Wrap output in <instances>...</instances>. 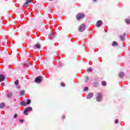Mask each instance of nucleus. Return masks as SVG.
Masks as SVG:
<instances>
[{
	"mask_svg": "<svg viewBox=\"0 0 130 130\" xmlns=\"http://www.w3.org/2000/svg\"><path fill=\"white\" fill-rule=\"evenodd\" d=\"M43 80V78L41 76H39L36 78L35 79V83H37V84H39L41 82H42Z\"/></svg>",
	"mask_w": 130,
	"mask_h": 130,
	"instance_id": "obj_1",
	"label": "nucleus"
},
{
	"mask_svg": "<svg viewBox=\"0 0 130 130\" xmlns=\"http://www.w3.org/2000/svg\"><path fill=\"white\" fill-rule=\"evenodd\" d=\"M85 29H86V25L84 24L80 25L78 27V31H79V32H83V31H85Z\"/></svg>",
	"mask_w": 130,
	"mask_h": 130,
	"instance_id": "obj_2",
	"label": "nucleus"
},
{
	"mask_svg": "<svg viewBox=\"0 0 130 130\" xmlns=\"http://www.w3.org/2000/svg\"><path fill=\"white\" fill-rule=\"evenodd\" d=\"M96 100L98 101V102H101L102 101V93H101V92H99L97 93Z\"/></svg>",
	"mask_w": 130,
	"mask_h": 130,
	"instance_id": "obj_3",
	"label": "nucleus"
},
{
	"mask_svg": "<svg viewBox=\"0 0 130 130\" xmlns=\"http://www.w3.org/2000/svg\"><path fill=\"white\" fill-rule=\"evenodd\" d=\"M32 111V108L31 107H27L23 112L24 115H28V112Z\"/></svg>",
	"mask_w": 130,
	"mask_h": 130,
	"instance_id": "obj_4",
	"label": "nucleus"
},
{
	"mask_svg": "<svg viewBox=\"0 0 130 130\" xmlns=\"http://www.w3.org/2000/svg\"><path fill=\"white\" fill-rule=\"evenodd\" d=\"M85 17V15L84 14H79L77 15L76 18L77 20H81V19H83Z\"/></svg>",
	"mask_w": 130,
	"mask_h": 130,
	"instance_id": "obj_5",
	"label": "nucleus"
},
{
	"mask_svg": "<svg viewBox=\"0 0 130 130\" xmlns=\"http://www.w3.org/2000/svg\"><path fill=\"white\" fill-rule=\"evenodd\" d=\"M5 79H6V77L4 74H0V82H3L5 81Z\"/></svg>",
	"mask_w": 130,
	"mask_h": 130,
	"instance_id": "obj_6",
	"label": "nucleus"
},
{
	"mask_svg": "<svg viewBox=\"0 0 130 130\" xmlns=\"http://www.w3.org/2000/svg\"><path fill=\"white\" fill-rule=\"evenodd\" d=\"M102 25V20H99L96 23V27H100Z\"/></svg>",
	"mask_w": 130,
	"mask_h": 130,
	"instance_id": "obj_7",
	"label": "nucleus"
},
{
	"mask_svg": "<svg viewBox=\"0 0 130 130\" xmlns=\"http://www.w3.org/2000/svg\"><path fill=\"white\" fill-rule=\"evenodd\" d=\"M41 47V45L40 44H37L34 46V49H38L40 48Z\"/></svg>",
	"mask_w": 130,
	"mask_h": 130,
	"instance_id": "obj_8",
	"label": "nucleus"
},
{
	"mask_svg": "<svg viewBox=\"0 0 130 130\" xmlns=\"http://www.w3.org/2000/svg\"><path fill=\"white\" fill-rule=\"evenodd\" d=\"M94 95V93L93 92H91L90 93H89L87 96V99H91V98H92V97H93V95Z\"/></svg>",
	"mask_w": 130,
	"mask_h": 130,
	"instance_id": "obj_9",
	"label": "nucleus"
},
{
	"mask_svg": "<svg viewBox=\"0 0 130 130\" xmlns=\"http://www.w3.org/2000/svg\"><path fill=\"white\" fill-rule=\"evenodd\" d=\"M20 105L22 106H27V102H21Z\"/></svg>",
	"mask_w": 130,
	"mask_h": 130,
	"instance_id": "obj_10",
	"label": "nucleus"
},
{
	"mask_svg": "<svg viewBox=\"0 0 130 130\" xmlns=\"http://www.w3.org/2000/svg\"><path fill=\"white\" fill-rule=\"evenodd\" d=\"M119 78H123L124 77V74L123 72H120L119 74Z\"/></svg>",
	"mask_w": 130,
	"mask_h": 130,
	"instance_id": "obj_11",
	"label": "nucleus"
},
{
	"mask_svg": "<svg viewBox=\"0 0 130 130\" xmlns=\"http://www.w3.org/2000/svg\"><path fill=\"white\" fill-rule=\"evenodd\" d=\"M4 107H6V104L4 103L0 104V108H4Z\"/></svg>",
	"mask_w": 130,
	"mask_h": 130,
	"instance_id": "obj_12",
	"label": "nucleus"
},
{
	"mask_svg": "<svg viewBox=\"0 0 130 130\" xmlns=\"http://www.w3.org/2000/svg\"><path fill=\"white\" fill-rule=\"evenodd\" d=\"M112 45L113 46H118V44H117V42L114 41L113 42V43H112Z\"/></svg>",
	"mask_w": 130,
	"mask_h": 130,
	"instance_id": "obj_13",
	"label": "nucleus"
},
{
	"mask_svg": "<svg viewBox=\"0 0 130 130\" xmlns=\"http://www.w3.org/2000/svg\"><path fill=\"white\" fill-rule=\"evenodd\" d=\"M28 6H29V4H28L27 2H25L23 5V7L25 8H28Z\"/></svg>",
	"mask_w": 130,
	"mask_h": 130,
	"instance_id": "obj_14",
	"label": "nucleus"
},
{
	"mask_svg": "<svg viewBox=\"0 0 130 130\" xmlns=\"http://www.w3.org/2000/svg\"><path fill=\"white\" fill-rule=\"evenodd\" d=\"M24 94H25V91L24 90L20 91V96H24Z\"/></svg>",
	"mask_w": 130,
	"mask_h": 130,
	"instance_id": "obj_15",
	"label": "nucleus"
},
{
	"mask_svg": "<svg viewBox=\"0 0 130 130\" xmlns=\"http://www.w3.org/2000/svg\"><path fill=\"white\" fill-rule=\"evenodd\" d=\"M26 68H29V66H30V63H29V62L26 61L25 64Z\"/></svg>",
	"mask_w": 130,
	"mask_h": 130,
	"instance_id": "obj_16",
	"label": "nucleus"
},
{
	"mask_svg": "<svg viewBox=\"0 0 130 130\" xmlns=\"http://www.w3.org/2000/svg\"><path fill=\"white\" fill-rule=\"evenodd\" d=\"M87 72H89V73H92L93 72V70H92V68H88L87 70Z\"/></svg>",
	"mask_w": 130,
	"mask_h": 130,
	"instance_id": "obj_17",
	"label": "nucleus"
},
{
	"mask_svg": "<svg viewBox=\"0 0 130 130\" xmlns=\"http://www.w3.org/2000/svg\"><path fill=\"white\" fill-rule=\"evenodd\" d=\"M7 97L8 98H11V97H12V93H8L7 94Z\"/></svg>",
	"mask_w": 130,
	"mask_h": 130,
	"instance_id": "obj_18",
	"label": "nucleus"
},
{
	"mask_svg": "<svg viewBox=\"0 0 130 130\" xmlns=\"http://www.w3.org/2000/svg\"><path fill=\"white\" fill-rule=\"evenodd\" d=\"M60 85L61 87H66V84L64 82H61Z\"/></svg>",
	"mask_w": 130,
	"mask_h": 130,
	"instance_id": "obj_19",
	"label": "nucleus"
},
{
	"mask_svg": "<svg viewBox=\"0 0 130 130\" xmlns=\"http://www.w3.org/2000/svg\"><path fill=\"white\" fill-rule=\"evenodd\" d=\"M30 103H31V100H30L29 99H27L26 104H28L29 105Z\"/></svg>",
	"mask_w": 130,
	"mask_h": 130,
	"instance_id": "obj_20",
	"label": "nucleus"
},
{
	"mask_svg": "<svg viewBox=\"0 0 130 130\" xmlns=\"http://www.w3.org/2000/svg\"><path fill=\"white\" fill-rule=\"evenodd\" d=\"M15 85H19V80H17L15 82H14Z\"/></svg>",
	"mask_w": 130,
	"mask_h": 130,
	"instance_id": "obj_21",
	"label": "nucleus"
},
{
	"mask_svg": "<svg viewBox=\"0 0 130 130\" xmlns=\"http://www.w3.org/2000/svg\"><path fill=\"white\" fill-rule=\"evenodd\" d=\"M102 86H105L106 85V82H105V81H103L102 82Z\"/></svg>",
	"mask_w": 130,
	"mask_h": 130,
	"instance_id": "obj_22",
	"label": "nucleus"
},
{
	"mask_svg": "<svg viewBox=\"0 0 130 130\" xmlns=\"http://www.w3.org/2000/svg\"><path fill=\"white\" fill-rule=\"evenodd\" d=\"M88 90H89V88H88V87H85L84 88V91H88Z\"/></svg>",
	"mask_w": 130,
	"mask_h": 130,
	"instance_id": "obj_23",
	"label": "nucleus"
},
{
	"mask_svg": "<svg viewBox=\"0 0 130 130\" xmlns=\"http://www.w3.org/2000/svg\"><path fill=\"white\" fill-rule=\"evenodd\" d=\"M26 3H27V4H30L32 3V0H26Z\"/></svg>",
	"mask_w": 130,
	"mask_h": 130,
	"instance_id": "obj_24",
	"label": "nucleus"
},
{
	"mask_svg": "<svg viewBox=\"0 0 130 130\" xmlns=\"http://www.w3.org/2000/svg\"><path fill=\"white\" fill-rule=\"evenodd\" d=\"M120 38L121 40H124V37H122V36H120Z\"/></svg>",
	"mask_w": 130,
	"mask_h": 130,
	"instance_id": "obj_25",
	"label": "nucleus"
},
{
	"mask_svg": "<svg viewBox=\"0 0 130 130\" xmlns=\"http://www.w3.org/2000/svg\"><path fill=\"white\" fill-rule=\"evenodd\" d=\"M125 22L127 24H129V20L128 19H126L125 20Z\"/></svg>",
	"mask_w": 130,
	"mask_h": 130,
	"instance_id": "obj_26",
	"label": "nucleus"
},
{
	"mask_svg": "<svg viewBox=\"0 0 130 130\" xmlns=\"http://www.w3.org/2000/svg\"><path fill=\"white\" fill-rule=\"evenodd\" d=\"M115 123H116V124L118 123V119H116V120H115Z\"/></svg>",
	"mask_w": 130,
	"mask_h": 130,
	"instance_id": "obj_27",
	"label": "nucleus"
},
{
	"mask_svg": "<svg viewBox=\"0 0 130 130\" xmlns=\"http://www.w3.org/2000/svg\"><path fill=\"white\" fill-rule=\"evenodd\" d=\"M16 117H18V115L17 114H15L14 116V118H16Z\"/></svg>",
	"mask_w": 130,
	"mask_h": 130,
	"instance_id": "obj_28",
	"label": "nucleus"
},
{
	"mask_svg": "<svg viewBox=\"0 0 130 130\" xmlns=\"http://www.w3.org/2000/svg\"><path fill=\"white\" fill-rule=\"evenodd\" d=\"M1 86H3V87H5V83H4V82L2 83Z\"/></svg>",
	"mask_w": 130,
	"mask_h": 130,
	"instance_id": "obj_29",
	"label": "nucleus"
},
{
	"mask_svg": "<svg viewBox=\"0 0 130 130\" xmlns=\"http://www.w3.org/2000/svg\"><path fill=\"white\" fill-rule=\"evenodd\" d=\"M61 118H62V119H64V118H66V116H64V115L62 116Z\"/></svg>",
	"mask_w": 130,
	"mask_h": 130,
	"instance_id": "obj_30",
	"label": "nucleus"
},
{
	"mask_svg": "<svg viewBox=\"0 0 130 130\" xmlns=\"http://www.w3.org/2000/svg\"><path fill=\"white\" fill-rule=\"evenodd\" d=\"M85 80H86V81H88V80H89V77H85Z\"/></svg>",
	"mask_w": 130,
	"mask_h": 130,
	"instance_id": "obj_31",
	"label": "nucleus"
},
{
	"mask_svg": "<svg viewBox=\"0 0 130 130\" xmlns=\"http://www.w3.org/2000/svg\"><path fill=\"white\" fill-rule=\"evenodd\" d=\"M19 121H20V122H23V120H19Z\"/></svg>",
	"mask_w": 130,
	"mask_h": 130,
	"instance_id": "obj_32",
	"label": "nucleus"
},
{
	"mask_svg": "<svg viewBox=\"0 0 130 130\" xmlns=\"http://www.w3.org/2000/svg\"><path fill=\"white\" fill-rule=\"evenodd\" d=\"M123 35H124V36H125L126 35V34L125 33H124Z\"/></svg>",
	"mask_w": 130,
	"mask_h": 130,
	"instance_id": "obj_33",
	"label": "nucleus"
},
{
	"mask_svg": "<svg viewBox=\"0 0 130 130\" xmlns=\"http://www.w3.org/2000/svg\"><path fill=\"white\" fill-rule=\"evenodd\" d=\"M94 2H96V1H97V0H93Z\"/></svg>",
	"mask_w": 130,
	"mask_h": 130,
	"instance_id": "obj_34",
	"label": "nucleus"
}]
</instances>
